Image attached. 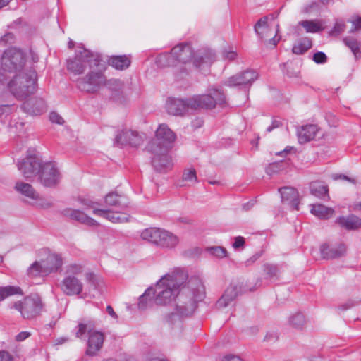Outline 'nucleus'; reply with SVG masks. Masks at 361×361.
<instances>
[{"label": "nucleus", "instance_id": "nucleus-1", "mask_svg": "<svg viewBox=\"0 0 361 361\" xmlns=\"http://www.w3.org/2000/svg\"><path fill=\"white\" fill-rule=\"evenodd\" d=\"M188 276L184 271L163 276L153 288L157 305H166L176 298L174 311L166 317L169 323L180 322L183 317L191 315L197 302L205 297V287L197 276L191 277L185 284Z\"/></svg>", "mask_w": 361, "mask_h": 361}, {"label": "nucleus", "instance_id": "nucleus-2", "mask_svg": "<svg viewBox=\"0 0 361 361\" xmlns=\"http://www.w3.org/2000/svg\"><path fill=\"white\" fill-rule=\"evenodd\" d=\"M172 56L175 58L177 65L178 63L185 64L193 58V64L197 68L202 66H209L215 59L214 53L209 49L199 50L194 54L190 44H180L172 49Z\"/></svg>", "mask_w": 361, "mask_h": 361}, {"label": "nucleus", "instance_id": "nucleus-3", "mask_svg": "<svg viewBox=\"0 0 361 361\" xmlns=\"http://www.w3.org/2000/svg\"><path fill=\"white\" fill-rule=\"evenodd\" d=\"M8 87L13 96L19 100L25 99L37 90V73L30 69L25 73L15 75L8 83Z\"/></svg>", "mask_w": 361, "mask_h": 361}, {"label": "nucleus", "instance_id": "nucleus-4", "mask_svg": "<svg viewBox=\"0 0 361 361\" xmlns=\"http://www.w3.org/2000/svg\"><path fill=\"white\" fill-rule=\"evenodd\" d=\"M75 336L78 338H83L87 334V348L85 355L94 357L98 355L103 346L104 334L99 331L94 329L92 322L80 323L77 326Z\"/></svg>", "mask_w": 361, "mask_h": 361}, {"label": "nucleus", "instance_id": "nucleus-5", "mask_svg": "<svg viewBox=\"0 0 361 361\" xmlns=\"http://www.w3.org/2000/svg\"><path fill=\"white\" fill-rule=\"evenodd\" d=\"M101 61L100 54L82 49L81 51H77L73 58L67 60V69L74 75H81L87 66L91 69L94 67L99 68Z\"/></svg>", "mask_w": 361, "mask_h": 361}, {"label": "nucleus", "instance_id": "nucleus-6", "mask_svg": "<svg viewBox=\"0 0 361 361\" xmlns=\"http://www.w3.org/2000/svg\"><path fill=\"white\" fill-rule=\"evenodd\" d=\"M191 110L201 109H213L216 105H222L226 103V97L224 92L216 88H212L205 94H197L190 97Z\"/></svg>", "mask_w": 361, "mask_h": 361}, {"label": "nucleus", "instance_id": "nucleus-7", "mask_svg": "<svg viewBox=\"0 0 361 361\" xmlns=\"http://www.w3.org/2000/svg\"><path fill=\"white\" fill-rule=\"evenodd\" d=\"M25 56L23 52L16 48L6 50L1 57V68L5 72L16 74L25 73L24 70Z\"/></svg>", "mask_w": 361, "mask_h": 361}, {"label": "nucleus", "instance_id": "nucleus-8", "mask_svg": "<svg viewBox=\"0 0 361 361\" xmlns=\"http://www.w3.org/2000/svg\"><path fill=\"white\" fill-rule=\"evenodd\" d=\"M43 303L38 295L25 297L23 300L13 305V307L19 311L24 319H32L40 314L43 309Z\"/></svg>", "mask_w": 361, "mask_h": 361}, {"label": "nucleus", "instance_id": "nucleus-9", "mask_svg": "<svg viewBox=\"0 0 361 361\" xmlns=\"http://www.w3.org/2000/svg\"><path fill=\"white\" fill-rule=\"evenodd\" d=\"M106 83V77L100 69L91 70L85 77L77 80L78 87L88 93L97 92Z\"/></svg>", "mask_w": 361, "mask_h": 361}, {"label": "nucleus", "instance_id": "nucleus-10", "mask_svg": "<svg viewBox=\"0 0 361 361\" xmlns=\"http://www.w3.org/2000/svg\"><path fill=\"white\" fill-rule=\"evenodd\" d=\"M39 180L45 187H54L59 183L61 175L54 162L42 164L39 172Z\"/></svg>", "mask_w": 361, "mask_h": 361}, {"label": "nucleus", "instance_id": "nucleus-11", "mask_svg": "<svg viewBox=\"0 0 361 361\" xmlns=\"http://www.w3.org/2000/svg\"><path fill=\"white\" fill-rule=\"evenodd\" d=\"M81 203L87 208L92 209V212L95 216L106 219L112 223H124L127 222L129 219V216L126 213L114 212L110 209L96 208L95 205L97 204V203L91 200H82Z\"/></svg>", "mask_w": 361, "mask_h": 361}, {"label": "nucleus", "instance_id": "nucleus-12", "mask_svg": "<svg viewBox=\"0 0 361 361\" xmlns=\"http://www.w3.org/2000/svg\"><path fill=\"white\" fill-rule=\"evenodd\" d=\"M153 157L152 164L154 169L160 173H166L173 167L172 158L169 154V150L163 148L149 147Z\"/></svg>", "mask_w": 361, "mask_h": 361}, {"label": "nucleus", "instance_id": "nucleus-13", "mask_svg": "<svg viewBox=\"0 0 361 361\" xmlns=\"http://www.w3.org/2000/svg\"><path fill=\"white\" fill-rule=\"evenodd\" d=\"M175 139L174 133L166 124H161L156 131V138L149 147H161L165 150H170Z\"/></svg>", "mask_w": 361, "mask_h": 361}, {"label": "nucleus", "instance_id": "nucleus-14", "mask_svg": "<svg viewBox=\"0 0 361 361\" xmlns=\"http://www.w3.org/2000/svg\"><path fill=\"white\" fill-rule=\"evenodd\" d=\"M257 78L258 74L256 71L247 70L231 76L224 82V85L231 87H240L246 88L250 87Z\"/></svg>", "mask_w": 361, "mask_h": 361}, {"label": "nucleus", "instance_id": "nucleus-15", "mask_svg": "<svg viewBox=\"0 0 361 361\" xmlns=\"http://www.w3.org/2000/svg\"><path fill=\"white\" fill-rule=\"evenodd\" d=\"M41 166V160L36 156H28L18 164V170L26 179L38 175Z\"/></svg>", "mask_w": 361, "mask_h": 361}, {"label": "nucleus", "instance_id": "nucleus-16", "mask_svg": "<svg viewBox=\"0 0 361 361\" xmlns=\"http://www.w3.org/2000/svg\"><path fill=\"white\" fill-rule=\"evenodd\" d=\"M142 136L137 131L127 129L118 131L115 138V144L120 147L128 145L137 147L142 143Z\"/></svg>", "mask_w": 361, "mask_h": 361}, {"label": "nucleus", "instance_id": "nucleus-17", "mask_svg": "<svg viewBox=\"0 0 361 361\" xmlns=\"http://www.w3.org/2000/svg\"><path fill=\"white\" fill-rule=\"evenodd\" d=\"M190 97L186 99H178L170 97L166 103V111L169 114L182 116L191 110Z\"/></svg>", "mask_w": 361, "mask_h": 361}, {"label": "nucleus", "instance_id": "nucleus-18", "mask_svg": "<svg viewBox=\"0 0 361 361\" xmlns=\"http://www.w3.org/2000/svg\"><path fill=\"white\" fill-rule=\"evenodd\" d=\"M61 289L66 295H78L83 290V283L77 276H65L61 283Z\"/></svg>", "mask_w": 361, "mask_h": 361}, {"label": "nucleus", "instance_id": "nucleus-19", "mask_svg": "<svg viewBox=\"0 0 361 361\" xmlns=\"http://www.w3.org/2000/svg\"><path fill=\"white\" fill-rule=\"evenodd\" d=\"M346 247L343 244L334 246L324 243L320 246V252L323 259H332L341 257L345 254Z\"/></svg>", "mask_w": 361, "mask_h": 361}, {"label": "nucleus", "instance_id": "nucleus-20", "mask_svg": "<svg viewBox=\"0 0 361 361\" xmlns=\"http://www.w3.org/2000/svg\"><path fill=\"white\" fill-rule=\"evenodd\" d=\"M281 194V201L288 204L295 210L299 209L298 192L297 190L292 187H283L279 189Z\"/></svg>", "mask_w": 361, "mask_h": 361}, {"label": "nucleus", "instance_id": "nucleus-21", "mask_svg": "<svg viewBox=\"0 0 361 361\" xmlns=\"http://www.w3.org/2000/svg\"><path fill=\"white\" fill-rule=\"evenodd\" d=\"M62 214L71 219L77 221L87 226L97 225V222L94 219L88 216L80 210L67 208L63 210Z\"/></svg>", "mask_w": 361, "mask_h": 361}, {"label": "nucleus", "instance_id": "nucleus-22", "mask_svg": "<svg viewBox=\"0 0 361 361\" xmlns=\"http://www.w3.org/2000/svg\"><path fill=\"white\" fill-rule=\"evenodd\" d=\"M319 130L315 124L302 126L297 130L298 141L300 144L308 142L315 138Z\"/></svg>", "mask_w": 361, "mask_h": 361}, {"label": "nucleus", "instance_id": "nucleus-23", "mask_svg": "<svg viewBox=\"0 0 361 361\" xmlns=\"http://www.w3.org/2000/svg\"><path fill=\"white\" fill-rule=\"evenodd\" d=\"M44 272L49 275L51 273L57 272L63 265V259L59 254H49L45 260H43Z\"/></svg>", "mask_w": 361, "mask_h": 361}, {"label": "nucleus", "instance_id": "nucleus-24", "mask_svg": "<svg viewBox=\"0 0 361 361\" xmlns=\"http://www.w3.org/2000/svg\"><path fill=\"white\" fill-rule=\"evenodd\" d=\"M240 293V288L236 284H231L225 290L224 295L217 301L219 307H226L233 301Z\"/></svg>", "mask_w": 361, "mask_h": 361}, {"label": "nucleus", "instance_id": "nucleus-25", "mask_svg": "<svg viewBox=\"0 0 361 361\" xmlns=\"http://www.w3.org/2000/svg\"><path fill=\"white\" fill-rule=\"evenodd\" d=\"M22 109L29 114L39 115L45 110V104L42 99H34L25 101Z\"/></svg>", "mask_w": 361, "mask_h": 361}, {"label": "nucleus", "instance_id": "nucleus-26", "mask_svg": "<svg viewBox=\"0 0 361 361\" xmlns=\"http://www.w3.org/2000/svg\"><path fill=\"white\" fill-rule=\"evenodd\" d=\"M179 243V238L176 235L167 231L162 230L161 236L158 246L163 248H174Z\"/></svg>", "mask_w": 361, "mask_h": 361}, {"label": "nucleus", "instance_id": "nucleus-27", "mask_svg": "<svg viewBox=\"0 0 361 361\" xmlns=\"http://www.w3.org/2000/svg\"><path fill=\"white\" fill-rule=\"evenodd\" d=\"M336 222L347 230H356L361 226V219L354 215L341 216L337 219Z\"/></svg>", "mask_w": 361, "mask_h": 361}, {"label": "nucleus", "instance_id": "nucleus-28", "mask_svg": "<svg viewBox=\"0 0 361 361\" xmlns=\"http://www.w3.org/2000/svg\"><path fill=\"white\" fill-rule=\"evenodd\" d=\"M161 231L162 229L159 228H148L142 231L140 237L142 240L158 246Z\"/></svg>", "mask_w": 361, "mask_h": 361}, {"label": "nucleus", "instance_id": "nucleus-29", "mask_svg": "<svg viewBox=\"0 0 361 361\" xmlns=\"http://www.w3.org/2000/svg\"><path fill=\"white\" fill-rule=\"evenodd\" d=\"M311 213L321 219H328L334 214V209L322 204H311Z\"/></svg>", "mask_w": 361, "mask_h": 361}, {"label": "nucleus", "instance_id": "nucleus-30", "mask_svg": "<svg viewBox=\"0 0 361 361\" xmlns=\"http://www.w3.org/2000/svg\"><path fill=\"white\" fill-rule=\"evenodd\" d=\"M15 189L18 192L32 200H37L39 198V194L29 183L18 181L16 183Z\"/></svg>", "mask_w": 361, "mask_h": 361}, {"label": "nucleus", "instance_id": "nucleus-31", "mask_svg": "<svg viewBox=\"0 0 361 361\" xmlns=\"http://www.w3.org/2000/svg\"><path fill=\"white\" fill-rule=\"evenodd\" d=\"M105 203L107 206L118 208H124L128 205L126 197L118 195L116 192H109L105 196Z\"/></svg>", "mask_w": 361, "mask_h": 361}, {"label": "nucleus", "instance_id": "nucleus-32", "mask_svg": "<svg viewBox=\"0 0 361 361\" xmlns=\"http://www.w3.org/2000/svg\"><path fill=\"white\" fill-rule=\"evenodd\" d=\"M310 190L311 194L320 199H329L328 188L322 182L314 181L310 183Z\"/></svg>", "mask_w": 361, "mask_h": 361}, {"label": "nucleus", "instance_id": "nucleus-33", "mask_svg": "<svg viewBox=\"0 0 361 361\" xmlns=\"http://www.w3.org/2000/svg\"><path fill=\"white\" fill-rule=\"evenodd\" d=\"M109 64L117 70L128 68L131 63L130 59L126 56H112L109 60Z\"/></svg>", "mask_w": 361, "mask_h": 361}, {"label": "nucleus", "instance_id": "nucleus-34", "mask_svg": "<svg viewBox=\"0 0 361 361\" xmlns=\"http://www.w3.org/2000/svg\"><path fill=\"white\" fill-rule=\"evenodd\" d=\"M155 295H153V288H148L145 293L140 297L138 302V308L145 310L151 307L154 302Z\"/></svg>", "mask_w": 361, "mask_h": 361}, {"label": "nucleus", "instance_id": "nucleus-35", "mask_svg": "<svg viewBox=\"0 0 361 361\" xmlns=\"http://www.w3.org/2000/svg\"><path fill=\"white\" fill-rule=\"evenodd\" d=\"M344 44L351 50L356 59H361V42L352 37L343 39Z\"/></svg>", "mask_w": 361, "mask_h": 361}, {"label": "nucleus", "instance_id": "nucleus-36", "mask_svg": "<svg viewBox=\"0 0 361 361\" xmlns=\"http://www.w3.org/2000/svg\"><path fill=\"white\" fill-rule=\"evenodd\" d=\"M156 63L161 68L177 66L175 58L172 56V51L169 54L164 53L159 54L156 59Z\"/></svg>", "mask_w": 361, "mask_h": 361}, {"label": "nucleus", "instance_id": "nucleus-37", "mask_svg": "<svg viewBox=\"0 0 361 361\" xmlns=\"http://www.w3.org/2000/svg\"><path fill=\"white\" fill-rule=\"evenodd\" d=\"M44 268L43 262H35L27 269V274L31 277H36L38 276H47V273L44 272Z\"/></svg>", "mask_w": 361, "mask_h": 361}, {"label": "nucleus", "instance_id": "nucleus-38", "mask_svg": "<svg viewBox=\"0 0 361 361\" xmlns=\"http://www.w3.org/2000/svg\"><path fill=\"white\" fill-rule=\"evenodd\" d=\"M14 295H23L20 287L13 286L0 287V301Z\"/></svg>", "mask_w": 361, "mask_h": 361}, {"label": "nucleus", "instance_id": "nucleus-39", "mask_svg": "<svg viewBox=\"0 0 361 361\" xmlns=\"http://www.w3.org/2000/svg\"><path fill=\"white\" fill-rule=\"evenodd\" d=\"M85 267L81 263H71L66 267V276H77L82 274L84 271Z\"/></svg>", "mask_w": 361, "mask_h": 361}, {"label": "nucleus", "instance_id": "nucleus-40", "mask_svg": "<svg viewBox=\"0 0 361 361\" xmlns=\"http://www.w3.org/2000/svg\"><path fill=\"white\" fill-rule=\"evenodd\" d=\"M312 47V42L308 38L301 39L298 44L293 47V52L300 55L305 53Z\"/></svg>", "mask_w": 361, "mask_h": 361}, {"label": "nucleus", "instance_id": "nucleus-41", "mask_svg": "<svg viewBox=\"0 0 361 361\" xmlns=\"http://www.w3.org/2000/svg\"><path fill=\"white\" fill-rule=\"evenodd\" d=\"M299 24L305 29L307 32L315 33L322 30L321 25L314 20H302Z\"/></svg>", "mask_w": 361, "mask_h": 361}, {"label": "nucleus", "instance_id": "nucleus-42", "mask_svg": "<svg viewBox=\"0 0 361 361\" xmlns=\"http://www.w3.org/2000/svg\"><path fill=\"white\" fill-rule=\"evenodd\" d=\"M305 317L302 313H296L289 319L290 324L297 329L301 328L305 324Z\"/></svg>", "mask_w": 361, "mask_h": 361}, {"label": "nucleus", "instance_id": "nucleus-43", "mask_svg": "<svg viewBox=\"0 0 361 361\" xmlns=\"http://www.w3.org/2000/svg\"><path fill=\"white\" fill-rule=\"evenodd\" d=\"M110 90L119 92L123 88V82L118 79H110L109 80H106V83L104 84Z\"/></svg>", "mask_w": 361, "mask_h": 361}, {"label": "nucleus", "instance_id": "nucleus-44", "mask_svg": "<svg viewBox=\"0 0 361 361\" xmlns=\"http://www.w3.org/2000/svg\"><path fill=\"white\" fill-rule=\"evenodd\" d=\"M207 251L212 255H214L219 258H223L226 256V250L220 246H214L207 248Z\"/></svg>", "mask_w": 361, "mask_h": 361}, {"label": "nucleus", "instance_id": "nucleus-45", "mask_svg": "<svg viewBox=\"0 0 361 361\" xmlns=\"http://www.w3.org/2000/svg\"><path fill=\"white\" fill-rule=\"evenodd\" d=\"M183 180L191 183H196L197 178L195 169L192 168L185 169L183 173Z\"/></svg>", "mask_w": 361, "mask_h": 361}, {"label": "nucleus", "instance_id": "nucleus-46", "mask_svg": "<svg viewBox=\"0 0 361 361\" xmlns=\"http://www.w3.org/2000/svg\"><path fill=\"white\" fill-rule=\"evenodd\" d=\"M345 29V25L344 21L341 20H337L332 28L331 33L333 35H338L344 32Z\"/></svg>", "mask_w": 361, "mask_h": 361}, {"label": "nucleus", "instance_id": "nucleus-47", "mask_svg": "<svg viewBox=\"0 0 361 361\" xmlns=\"http://www.w3.org/2000/svg\"><path fill=\"white\" fill-rule=\"evenodd\" d=\"M255 30L257 35L262 34V32H259V30H263V31L268 30L269 27L267 25V18L263 17V18H260L258 20V22L256 23V25L255 26Z\"/></svg>", "mask_w": 361, "mask_h": 361}, {"label": "nucleus", "instance_id": "nucleus-48", "mask_svg": "<svg viewBox=\"0 0 361 361\" xmlns=\"http://www.w3.org/2000/svg\"><path fill=\"white\" fill-rule=\"evenodd\" d=\"M264 271L269 278H276L278 276V269L275 265H264Z\"/></svg>", "mask_w": 361, "mask_h": 361}, {"label": "nucleus", "instance_id": "nucleus-49", "mask_svg": "<svg viewBox=\"0 0 361 361\" xmlns=\"http://www.w3.org/2000/svg\"><path fill=\"white\" fill-rule=\"evenodd\" d=\"M85 278L87 282L93 287L94 289H97L99 286V279L92 272H87L85 274Z\"/></svg>", "mask_w": 361, "mask_h": 361}, {"label": "nucleus", "instance_id": "nucleus-50", "mask_svg": "<svg viewBox=\"0 0 361 361\" xmlns=\"http://www.w3.org/2000/svg\"><path fill=\"white\" fill-rule=\"evenodd\" d=\"M14 42H15V36L11 32L6 33L0 39V44L4 46L6 45L7 44H12Z\"/></svg>", "mask_w": 361, "mask_h": 361}, {"label": "nucleus", "instance_id": "nucleus-51", "mask_svg": "<svg viewBox=\"0 0 361 361\" xmlns=\"http://www.w3.org/2000/svg\"><path fill=\"white\" fill-rule=\"evenodd\" d=\"M312 59L316 63H324L327 61V56L324 52L318 51L313 55Z\"/></svg>", "mask_w": 361, "mask_h": 361}, {"label": "nucleus", "instance_id": "nucleus-52", "mask_svg": "<svg viewBox=\"0 0 361 361\" xmlns=\"http://www.w3.org/2000/svg\"><path fill=\"white\" fill-rule=\"evenodd\" d=\"M353 27L350 30V32H354L361 30V17H357L356 18L351 20Z\"/></svg>", "mask_w": 361, "mask_h": 361}, {"label": "nucleus", "instance_id": "nucleus-53", "mask_svg": "<svg viewBox=\"0 0 361 361\" xmlns=\"http://www.w3.org/2000/svg\"><path fill=\"white\" fill-rule=\"evenodd\" d=\"M49 119L52 123H55L57 124H62L63 122V119L62 118V117L56 112L50 113Z\"/></svg>", "mask_w": 361, "mask_h": 361}, {"label": "nucleus", "instance_id": "nucleus-54", "mask_svg": "<svg viewBox=\"0 0 361 361\" xmlns=\"http://www.w3.org/2000/svg\"><path fill=\"white\" fill-rule=\"evenodd\" d=\"M0 361H13L12 355L7 351H0Z\"/></svg>", "mask_w": 361, "mask_h": 361}, {"label": "nucleus", "instance_id": "nucleus-55", "mask_svg": "<svg viewBox=\"0 0 361 361\" xmlns=\"http://www.w3.org/2000/svg\"><path fill=\"white\" fill-rule=\"evenodd\" d=\"M244 244H245L244 238L241 236H238V237L235 238V241L233 244V247L235 249H238V248L242 247L244 245Z\"/></svg>", "mask_w": 361, "mask_h": 361}, {"label": "nucleus", "instance_id": "nucleus-56", "mask_svg": "<svg viewBox=\"0 0 361 361\" xmlns=\"http://www.w3.org/2000/svg\"><path fill=\"white\" fill-rule=\"evenodd\" d=\"M237 56V53L233 50L226 51L224 52V57L229 61L234 60Z\"/></svg>", "mask_w": 361, "mask_h": 361}, {"label": "nucleus", "instance_id": "nucleus-57", "mask_svg": "<svg viewBox=\"0 0 361 361\" xmlns=\"http://www.w3.org/2000/svg\"><path fill=\"white\" fill-rule=\"evenodd\" d=\"M279 32V25H277L275 35L269 39V43L271 44L274 47H275L277 44V43L280 41L281 37H277V35H278Z\"/></svg>", "mask_w": 361, "mask_h": 361}, {"label": "nucleus", "instance_id": "nucleus-58", "mask_svg": "<svg viewBox=\"0 0 361 361\" xmlns=\"http://www.w3.org/2000/svg\"><path fill=\"white\" fill-rule=\"evenodd\" d=\"M30 336V334L27 331H22L16 336V339L18 341H23L27 338Z\"/></svg>", "mask_w": 361, "mask_h": 361}, {"label": "nucleus", "instance_id": "nucleus-59", "mask_svg": "<svg viewBox=\"0 0 361 361\" xmlns=\"http://www.w3.org/2000/svg\"><path fill=\"white\" fill-rule=\"evenodd\" d=\"M222 361H244V360L239 356L229 355L225 356L223 358Z\"/></svg>", "mask_w": 361, "mask_h": 361}, {"label": "nucleus", "instance_id": "nucleus-60", "mask_svg": "<svg viewBox=\"0 0 361 361\" xmlns=\"http://www.w3.org/2000/svg\"><path fill=\"white\" fill-rule=\"evenodd\" d=\"M335 179H338V178H341V179H343V180H346L353 184H355L356 183V180L354 179V178H349L347 176H345V175H336L335 177H334Z\"/></svg>", "mask_w": 361, "mask_h": 361}, {"label": "nucleus", "instance_id": "nucleus-61", "mask_svg": "<svg viewBox=\"0 0 361 361\" xmlns=\"http://www.w3.org/2000/svg\"><path fill=\"white\" fill-rule=\"evenodd\" d=\"M277 336L274 333L267 334L264 337V341H274L277 339Z\"/></svg>", "mask_w": 361, "mask_h": 361}, {"label": "nucleus", "instance_id": "nucleus-62", "mask_svg": "<svg viewBox=\"0 0 361 361\" xmlns=\"http://www.w3.org/2000/svg\"><path fill=\"white\" fill-rule=\"evenodd\" d=\"M281 124V122L279 121H273L272 124L267 128V131L269 133L273 129L279 127Z\"/></svg>", "mask_w": 361, "mask_h": 361}, {"label": "nucleus", "instance_id": "nucleus-63", "mask_svg": "<svg viewBox=\"0 0 361 361\" xmlns=\"http://www.w3.org/2000/svg\"><path fill=\"white\" fill-rule=\"evenodd\" d=\"M106 311H107L108 314H110L112 317H114V318L117 317L116 312L114 311V309L111 305H108L106 307Z\"/></svg>", "mask_w": 361, "mask_h": 361}, {"label": "nucleus", "instance_id": "nucleus-64", "mask_svg": "<svg viewBox=\"0 0 361 361\" xmlns=\"http://www.w3.org/2000/svg\"><path fill=\"white\" fill-rule=\"evenodd\" d=\"M68 341V339L67 338L61 337V338L56 339L55 344L56 345H62V344L65 343L66 342H67Z\"/></svg>", "mask_w": 361, "mask_h": 361}]
</instances>
